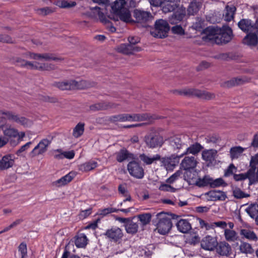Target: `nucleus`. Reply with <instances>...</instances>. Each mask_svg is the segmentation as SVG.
<instances>
[{
    "label": "nucleus",
    "instance_id": "obj_4",
    "mask_svg": "<svg viewBox=\"0 0 258 258\" xmlns=\"http://www.w3.org/2000/svg\"><path fill=\"white\" fill-rule=\"evenodd\" d=\"M154 223L158 232L162 235L168 233L172 226L171 219L164 212L158 213L156 220Z\"/></svg>",
    "mask_w": 258,
    "mask_h": 258
},
{
    "label": "nucleus",
    "instance_id": "obj_44",
    "mask_svg": "<svg viewBox=\"0 0 258 258\" xmlns=\"http://www.w3.org/2000/svg\"><path fill=\"white\" fill-rule=\"evenodd\" d=\"M191 93L200 98L205 99H210L214 97V95L213 94L206 91L195 90L194 91V92H191Z\"/></svg>",
    "mask_w": 258,
    "mask_h": 258
},
{
    "label": "nucleus",
    "instance_id": "obj_2",
    "mask_svg": "<svg viewBox=\"0 0 258 258\" xmlns=\"http://www.w3.org/2000/svg\"><path fill=\"white\" fill-rule=\"evenodd\" d=\"M6 119L25 127L30 126L32 124L30 120L24 116H20L12 111L0 110V127L4 126Z\"/></svg>",
    "mask_w": 258,
    "mask_h": 258
},
{
    "label": "nucleus",
    "instance_id": "obj_29",
    "mask_svg": "<svg viewBox=\"0 0 258 258\" xmlns=\"http://www.w3.org/2000/svg\"><path fill=\"white\" fill-rule=\"evenodd\" d=\"M176 226L178 230L183 233L188 232L191 229L190 223L186 219H180L177 221Z\"/></svg>",
    "mask_w": 258,
    "mask_h": 258
},
{
    "label": "nucleus",
    "instance_id": "obj_55",
    "mask_svg": "<svg viewBox=\"0 0 258 258\" xmlns=\"http://www.w3.org/2000/svg\"><path fill=\"white\" fill-rule=\"evenodd\" d=\"M76 5V3L75 2H68L66 0H62L58 2V6L62 8H71Z\"/></svg>",
    "mask_w": 258,
    "mask_h": 258
},
{
    "label": "nucleus",
    "instance_id": "obj_6",
    "mask_svg": "<svg viewBox=\"0 0 258 258\" xmlns=\"http://www.w3.org/2000/svg\"><path fill=\"white\" fill-rule=\"evenodd\" d=\"M189 140L188 136L177 135L168 139L169 145L173 152L178 153L185 151L187 146V141Z\"/></svg>",
    "mask_w": 258,
    "mask_h": 258
},
{
    "label": "nucleus",
    "instance_id": "obj_20",
    "mask_svg": "<svg viewBox=\"0 0 258 258\" xmlns=\"http://www.w3.org/2000/svg\"><path fill=\"white\" fill-rule=\"evenodd\" d=\"M201 245L203 249L212 251L217 247L218 242L215 237L207 236L202 240Z\"/></svg>",
    "mask_w": 258,
    "mask_h": 258
},
{
    "label": "nucleus",
    "instance_id": "obj_21",
    "mask_svg": "<svg viewBox=\"0 0 258 258\" xmlns=\"http://www.w3.org/2000/svg\"><path fill=\"white\" fill-rule=\"evenodd\" d=\"M209 200L213 201H224L227 198L226 194L220 190H212L206 193Z\"/></svg>",
    "mask_w": 258,
    "mask_h": 258
},
{
    "label": "nucleus",
    "instance_id": "obj_49",
    "mask_svg": "<svg viewBox=\"0 0 258 258\" xmlns=\"http://www.w3.org/2000/svg\"><path fill=\"white\" fill-rule=\"evenodd\" d=\"M224 235L226 239L229 241H234L237 239V233L234 230L225 229Z\"/></svg>",
    "mask_w": 258,
    "mask_h": 258
},
{
    "label": "nucleus",
    "instance_id": "obj_31",
    "mask_svg": "<svg viewBox=\"0 0 258 258\" xmlns=\"http://www.w3.org/2000/svg\"><path fill=\"white\" fill-rule=\"evenodd\" d=\"M246 148L241 146H235L231 148L229 151V156L232 160L238 159L240 157Z\"/></svg>",
    "mask_w": 258,
    "mask_h": 258
},
{
    "label": "nucleus",
    "instance_id": "obj_57",
    "mask_svg": "<svg viewBox=\"0 0 258 258\" xmlns=\"http://www.w3.org/2000/svg\"><path fill=\"white\" fill-rule=\"evenodd\" d=\"M200 238L198 235L190 236L186 239V242L190 245H195L200 242Z\"/></svg>",
    "mask_w": 258,
    "mask_h": 258
},
{
    "label": "nucleus",
    "instance_id": "obj_62",
    "mask_svg": "<svg viewBox=\"0 0 258 258\" xmlns=\"http://www.w3.org/2000/svg\"><path fill=\"white\" fill-rule=\"evenodd\" d=\"M54 152V158L56 159H63V151L61 149H57L53 151Z\"/></svg>",
    "mask_w": 258,
    "mask_h": 258
},
{
    "label": "nucleus",
    "instance_id": "obj_53",
    "mask_svg": "<svg viewBox=\"0 0 258 258\" xmlns=\"http://www.w3.org/2000/svg\"><path fill=\"white\" fill-rule=\"evenodd\" d=\"M118 51L124 54L132 53V46L129 44H121L118 47Z\"/></svg>",
    "mask_w": 258,
    "mask_h": 258
},
{
    "label": "nucleus",
    "instance_id": "obj_9",
    "mask_svg": "<svg viewBox=\"0 0 258 258\" xmlns=\"http://www.w3.org/2000/svg\"><path fill=\"white\" fill-rule=\"evenodd\" d=\"M170 30V27L166 20L159 19L155 23V29L151 32L153 36L156 38H165Z\"/></svg>",
    "mask_w": 258,
    "mask_h": 258
},
{
    "label": "nucleus",
    "instance_id": "obj_43",
    "mask_svg": "<svg viewBox=\"0 0 258 258\" xmlns=\"http://www.w3.org/2000/svg\"><path fill=\"white\" fill-rule=\"evenodd\" d=\"M111 107L112 105L109 103H107L105 102H100L91 105L90 108L91 110L96 111L102 109H106L108 108Z\"/></svg>",
    "mask_w": 258,
    "mask_h": 258
},
{
    "label": "nucleus",
    "instance_id": "obj_16",
    "mask_svg": "<svg viewBox=\"0 0 258 258\" xmlns=\"http://www.w3.org/2000/svg\"><path fill=\"white\" fill-rule=\"evenodd\" d=\"M90 10L93 12L96 13L97 16L101 22L104 24L106 28L111 32H114L116 31V28L114 27L110 21L104 15V13L100 10V8L98 7H92Z\"/></svg>",
    "mask_w": 258,
    "mask_h": 258
},
{
    "label": "nucleus",
    "instance_id": "obj_33",
    "mask_svg": "<svg viewBox=\"0 0 258 258\" xmlns=\"http://www.w3.org/2000/svg\"><path fill=\"white\" fill-rule=\"evenodd\" d=\"M88 239L84 233H79L75 236V243L78 248H84L88 243Z\"/></svg>",
    "mask_w": 258,
    "mask_h": 258
},
{
    "label": "nucleus",
    "instance_id": "obj_47",
    "mask_svg": "<svg viewBox=\"0 0 258 258\" xmlns=\"http://www.w3.org/2000/svg\"><path fill=\"white\" fill-rule=\"evenodd\" d=\"M138 219L141 222L143 226L147 225L150 223L151 220L152 215L150 213H144L138 215Z\"/></svg>",
    "mask_w": 258,
    "mask_h": 258
},
{
    "label": "nucleus",
    "instance_id": "obj_60",
    "mask_svg": "<svg viewBox=\"0 0 258 258\" xmlns=\"http://www.w3.org/2000/svg\"><path fill=\"white\" fill-rule=\"evenodd\" d=\"M171 31L173 33L178 35H181L184 34V30L180 25H176L173 26L171 29Z\"/></svg>",
    "mask_w": 258,
    "mask_h": 258
},
{
    "label": "nucleus",
    "instance_id": "obj_13",
    "mask_svg": "<svg viewBox=\"0 0 258 258\" xmlns=\"http://www.w3.org/2000/svg\"><path fill=\"white\" fill-rule=\"evenodd\" d=\"M181 156V153L179 155L173 154L169 157L162 158L161 162L167 170L172 171L178 164L179 159L183 157Z\"/></svg>",
    "mask_w": 258,
    "mask_h": 258
},
{
    "label": "nucleus",
    "instance_id": "obj_46",
    "mask_svg": "<svg viewBox=\"0 0 258 258\" xmlns=\"http://www.w3.org/2000/svg\"><path fill=\"white\" fill-rule=\"evenodd\" d=\"M210 177L209 175H205L203 178H198L196 182V185L199 187L210 186Z\"/></svg>",
    "mask_w": 258,
    "mask_h": 258
},
{
    "label": "nucleus",
    "instance_id": "obj_8",
    "mask_svg": "<svg viewBox=\"0 0 258 258\" xmlns=\"http://www.w3.org/2000/svg\"><path fill=\"white\" fill-rule=\"evenodd\" d=\"M55 85L61 90L83 89L89 87L87 82L84 80H82L79 82L75 80L58 82L55 83Z\"/></svg>",
    "mask_w": 258,
    "mask_h": 258
},
{
    "label": "nucleus",
    "instance_id": "obj_38",
    "mask_svg": "<svg viewBox=\"0 0 258 258\" xmlns=\"http://www.w3.org/2000/svg\"><path fill=\"white\" fill-rule=\"evenodd\" d=\"M235 11L236 8L234 6H226L223 14L224 20L227 22L231 21L234 18Z\"/></svg>",
    "mask_w": 258,
    "mask_h": 258
},
{
    "label": "nucleus",
    "instance_id": "obj_42",
    "mask_svg": "<svg viewBox=\"0 0 258 258\" xmlns=\"http://www.w3.org/2000/svg\"><path fill=\"white\" fill-rule=\"evenodd\" d=\"M177 8L178 7L176 6V4L165 1L163 4L162 10L164 13H168L175 11Z\"/></svg>",
    "mask_w": 258,
    "mask_h": 258
},
{
    "label": "nucleus",
    "instance_id": "obj_22",
    "mask_svg": "<svg viewBox=\"0 0 258 258\" xmlns=\"http://www.w3.org/2000/svg\"><path fill=\"white\" fill-rule=\"evenodd\" d=\"M189 141H187V146L184 152H182L181 156H184V155L191 154L192 155H196L199 153L201 150L203 148V146L198 143H196L192 145L188 146Z\"/></svg>",
    "mask_w": 258,
    "mask_h": 258
},
{
    "label": "nucleus",
    "instance_id": "obj_52",
    "mask_svg": "<svg viewBox=\"0 0 258 258\" xmlns=\"http://www.w3.org/2000/svg\"><path fill=\"white\" fill-rule=\"evenodd\" d=\"M233 195L236 199H242L249 197V194L244 192L238 187L233 188Z\"/></svg>",
    "mask_w": 258,
    "mask_h": 258
},
{
    "label": "nucleus",
    "instance_id": "obj_23",
    "mask_svg": "<svg viewBox=\"0 0 258 258\" xmlns=\"http://www.w3.org/2000/svg\"><path fill=\"white\" fill-rule=\"evenodd\" d=\"M27 57L30 59H34L37 60H58L59 58L52 56L51 54L48 53L44 54H38L31 52H28L27 54Z\"/></svg>",
    "mask_w": 258,
    "mask_h": 258
},
{
    "label": "nucleus",
    "instance_id": "obj_15",
    "mask_svg": "<svg viewBox=\"0 0 258 258\" xmlns=\"http://www.w3.org/2000/svg\"><path fill=\"white\" fill-rule=\"evenodd\" d=\"M16 65L30 69L40 70H48V67L45 64H42L36 61L30 62L21 58H17L16 61Z\"/></svg>",
    "mask_w": 258,
    "mask_h": 258
},
{
    "label": "nucleus",
    "instance_id": "obj_3",
    "mask_svg": "<svg viewBox=\"0 0 258 258\" xmlns=\"http://www.w3.org/2000/svg\"><path fill=\"white\" fill-rule=\"evenodd\" d=\"M112 12L118 16L120 20L128 23L131 21V14L129 9L126 8L125 0H116L111 5Z\"/></svg>",
    "mask_w": 258,
    "mask_h": 258
},
{
    "label": "nucleus",
    "instance_id": "obj_64",
    "mask_svg": "<svg viewBox=\"0 0 258 258\" xmlns=\"http://www.w3.org/2000/svg\"><path fill=\"white\" fill-rule=\"evenodd\" d=\"M63 158H67L68 159H72L75 157V152L73 150L69 151H63Z\"/></svg>",
    "mask_w": 258,
    "mask_h": 258
},
{
    "label": "nucleus",
    "instance_id": "obj_48",
    "mask_svg": "<svg viewBox=\"0 0 258 258\" xmlns=\"http://www.w3.org/2000/svg\"><path fill=\"white\" fill-rule=\"evenodd\" d=\"M200 9V5L197 2H192L190 3L187 9L188 14L194 15Z\"/></svg>",
    "mask_w": 258,
    "mask_h": 258
},
{
    "label": "nucleus",
    "instance_id": "obj_56",
    "mask_svg": "<svg viewBox=\"0 0 258 258\" xmlns=\"http://www.w3.org/2000/svg\"><path fill=\"white\" fill-rule=\"evenodd\" d=\"M237 171V168L233 164H230L228 168L225 169L224 172V176L225 177H229L232 175H234V173Z\"/></svg>",
    "mask_w": 258,
    "mask_h": 258
},
{
    "label": "nucleus",
    "instance_id": "obj_1",
    "mask_svg": "<svg viewBox=\"0 0 258 258\" xmlns=\"http://www.w3.org/2000/svg\"><path fill=\"white\" fill-rule=\"evenodd\" d=\"M204 33L206 34L203 37L204 40L213 41L218 44L227 43L233 37L232 30L228 26H223L219 34L217 33V30L213 27H207L204 30Z\"/></svg>",
    "mask_w": 258,
    "mask_h": 258
},
{
    "label": "nucleus",
    "instance_id": "obj_7",
    "mask_svg": "<svg viewBox=\"0 0 258 258\" xmlns=\"http://www.w3.org/2000/svg\"><path fill=\"white\" fill-rule=\"evenodd\" d=\"M164 139L160 134L155 130H151L145 137L146 146L151 149L161 147L164 143Z\"/></svg>",
    "mask_w": 258,
    "mask_h": 258
},
{
    "label": "nucleus",
    "instance_id": "obj_39",
    "mask_svg": "<svg viewBox=\"0 0 258 258\" xmlns=\"http://www.w3.org/2000/svg\"><path fill=\"white\" fill-rule=\"evenodd\" d=\"M245 211L251 218H256L258 214V204H251L246 208Z\"/></svg>",
    "mask_w": 258,
    "mask_h": 258
},
{
    "label": "nucleus",
    "instance_id": "obj_34",
    "mask_svg": "<svg viewBox=\"0 0 258 258\" xmlns=\"http://www.w3.org/2000/svg\"><path fill=\"white\" fill-rule=\"evenodd\" d=\"M238 27L243 32L249 33L251 31L253 25L251 21L248 19H242L238 23Z\"/></svg>",
    "mask_w": 258,
    "mask_h": 258
},
{
    "label": "nucleus",
    "instance_id": "obj_36",
    "mask_svg": "<svg viewBox=\"0 0 258 258\" xmlns=\"http://www.w3.org/2000/svg\"><path fill=\"white\" fill-rule=\"evenodd\" d=\"M258 42V38L255 33H249L243 39L244 44L249 46H255Z\"/></svg>",
    "mask_w": 258,
    "mask_h": 258
},
{
    "label": "nucleus",
    "instance_id": "obj_28",
    "mask_svg": "<svg viewBox=\"0 0 258 258\" xmlns=\"http://www.w3.org/2000/svg\"><path fill=\"white\" fill-rule=\"evenodd\" d=\"M74 177V173L72 172H70L68 174L61 177L60 179L53 182V184L54 185L57 187L62 186L71 182Z\"/></svg>",
    "mask_w": 258,
    "mask_h": 258
},
{
    "label": "nucleus",
    "instance_id": "obj_58",
    "mask_svg": "<svg viewBox=\"0 0 258 258\" xmlns=\"http://www.w3.org/2000/svg\"><path fill=\"white\" fill-rule=\"evenodd\" d=\"M182 172L181 170H178L176 171L174 174H173L169 178L167 179V182L169 183H173L176 180L178 177L181 174Z\"/></svg>",
    "mask_w": 258,
    "mask_h": 258
},
{
    "label": "nucleus",
    "instance_id": "obj_63",
    "mask_svg": "<svg viewBox=\"0 0 258 258\" xmlns=\"http://www.w3.org/2000/svg\"><path fill=\"white\" fill-rule=\"evenodd\" d=\"M31 142H29L21 146V148L17 151L16 154L19 156L21 153L27 150L30 147V146L31 145Z\"/></svg>",
    "mask_w": 258,
    "mask_h": 258
},
{
    "label": "nucleus",
    "instance_id": "obj_5",
    "mask_svg": "<svg viewBox=\"0 0 258 258\" xmlns=\"http://www.w3.org/2000/svg\"><path fill=\"white\" fill-rule=\"evenodd\" d=\"M3 132L4 137L8 139V141L13 146L18 145L25 137V132H19L17 129L10 126L3 128Z\"/></svg>",
    "mask_w": 258,
    "mask_h": 258
},
{
    "label": "nucleus",
    "instance_id": "obj_50",
    "mask_svg": "<svg viewBox=\"0 0 258 258\" xmlns=\"http://www.w3.org/2000/svg\"><path fill=\"white\" fill-rule=\"evenodd\" d=\"M226 183L222 178H218L215 179L210 177V187L215 188L221 186H225Z\"/></svg>",
    "mask_w": 258,
    "mask_h": 258
},
{
    "label": "nucleus",
    "instance_id": "obj_10",
    "mask_svg": "<svg viewBox=\"0 0 258 258\" xmlns=\"http://www.w3.org/2000/svg\"><path fill=\"white\" fill-rule=\"evenodd\" d=\"M120 122L125 121H141L146 120H150L151 118L155 119V117H152L148 114H127L122 113L120 114Z\"/></svg>",
    "mask_w": 258,
    "mask_h": 258
},
{
    "label": "nucleus",
    "instance_id": "obj_32",
    "mask_svg": "<svg viewBox=\"0 0 258 258\" xmlns=\"http://www.w3.org/2000/svg\"><path fill=\"white\" fill-rule=\"evenodd\" d=\"M231 250V246L226 242H221L217 246V251L221 255L227 256Z\"/></svg>",
    "mask_w": 258,
    "mask_h": 258
},
{
    "label": "nucleus",
    "instance_id": "obj_30",
    "mask_svg": "<svg viewBox=\"0 0 258 258\" xmlns=\"http://www.w3.org/2000/svg\"><path fill=\"white\" fill-rule=\"evenodd\" d=\"M14 164V160L10 155L4 156L0 160V169H7L12 167Z\"/></svg>",
    "mask_w": 258,
    "mask_h": 258
},
{
    "label": "nucleus",
    "instance_id": "obj_12",
    "mask_svg": "<svg viewBox=\"0 0 258 258\" xmlns=\"http://www.w3.org/2000/svg\"><path fill=\"white\" fill-rule=\"evenodd\" d=\"M50 144L51 141L47 139L41 140L31 152H30L29 156L31 157H34L43 155L46 152Z\"/></svg>",
    "mask_w": 258,
    "mask_h": 258
},
{
    "label": "nucleus",
    "instance_id": "obj_26",
    "mask_svg": "<svg viewBox=\"0 0 258 258\" xmlns=\"http://www.w3.org/2000/svg\"><path fill=\"white\" fill-rule=\"evenodd\" d=\"M134 155L125 148H122L116 153V159L118 162H122L128 159H134Z\"/></svg>",
    "mask_w": 258,
    "mask_h": 258
},
{
    "label": "nucleus",
    "instance_id": "obj_19",
    "mask_svg": "<svg viewBox=\"0 0 258 258\" xmlns=\"http://www.w3.org/2000/svg\"><path fill=\"white\" fill-rule=\"evenodd\" d=\"M186 14V10L182 7H178V8L173 12V14L169 18V21L172 24L177 23L182 20Z\"/></svg>",
    "mask_w": 258,
    "mask_h": 258
},
{
    "label": "nucleus",
    "instance_id": "obj_14",
    "mask_svg": "<svg viewBox=\"0 0 258 258\" xmlns=\"http://www.w3.org/2000/svg\"><path fill=\"white\" fill-rule=\"evenodd\" d=\"M198 161L194 156H185L181 161L180 169L186 172H191L197 167Z\"/></svg>",
    "mask_w": 258,
    "mask_h": 258
},
{
    "label": "nucleus",
    "instance_id": "obj_11",
    "mask_svg": "<svg viewBox=\"0 0 258 258\" xmlns=\"http://www.w3.org/2000/svg\"><path fill=\"white\" fill-rule=\"evenodd\" d=\"M127 168L132 176L137 179H142L144 177V170L138 162L135 161L130 162L127 165Z\"/></svg>",
    "mask_w": 258,
    "mask_h": 258
},
{
    "label": "nucleus",
    "instance_id": "obj_41",
    "mask_svg": "<svg viewBox=\"0 0 258 258\" xmlns=\"http://www.w3.org/2000/svg\"><path fill=\"white\" fill-rule=\"evenodd\" d=\"M84 123H78L73 130V136L76 138L81 137L84 132Z\"/></svg>",
    "mask_w": 258,
    "mask_h": 258
},
{
    "label": "nucleus",
    "instance_id": "obj_18",
    "mask_svg": "<svg viewBox=\"0 0 258 258\" xmlns=\"http://www.w3.org/2000/svg\"><path fill=\"white\" fill-rule=\"evenodd\" d=\"M104 235L110 240L117 242L123 237V233L121 229L114 226L107 229Z\"/></svg>",
    "mask_w": 258,
    "mask_h": 258
},
{
    "label": "nucleus",
    "instance_id": "obj_45",
    "mask_svg": "<svg viewBox=\"0 0 258 258\" xmlns=\"http://www.w3.org/2000/svg\"><path fill=\"white\" fill-rule=\"evenodd\" d=\"M239 249L241 252L246 254H251L253 253L254 251L251 245L249 243L245 242H241Z\"/></svg>",
    "mask_w": 258,
    "mask_h": 258
},
{
    "label": "nucleus",
    "instance_id": "obj_25",
    "mask_svg": "<svg viewBox=\"0 0 258 258\" xmlns=\"http://www.w3.org/2000/svg\"><path fill=\"white\" fill-rule=\"evenodd\" d=\"M98 162L95 160H91L78 165V169L83 172H87L92 170L97 167Z\"/></svg>",
    "mask_w": 258,
    "mask_h": 258
},
{
    "label": "nucleus",
    "instance_id": "obj_61",
    "mask_svg": "<svg viewBox=\"0 0 258 258\" xmlns=\"http://www.w3.org/2000/svg\"><path fill=\"white\" fill-rule=\"evenodd\" d=\"M139 255L144 256L146 257H150L152 255V252L146 248H140Z\"/></svg>",
    "mask_w": 258,
    "mask_h": 258
},
{
    "label": "nucleus",
    "instance_id": "obj_54",
    "mask_svg": "<svg viewBox=\"0 0 258 258\" xmlns=\"http://www.w3.org/2000/svg\"><path fill=\"white\" fill-rule=\"evenodd\" d=\"M18 251L21 256L20 258H27V249L26 244L23 242L21 243L19 246Z\"/></svg>",
    "mask_w": 258,
    "mask_h": 258
},
{
    "label": "nucleus",
    "instance_id": "obj_51",
    "mask_svg": "<svg viewBox=\"0 0 258 258\" xmlns=\"http://www.w3.org/2000/svg\"><path fill=\"white\" fill-rule=\"evenodd\" d=\"M118 210L115 208L108 207L104 209H100L98 211V215L102 217L105 216L109 214L117 212Z\"/></svg>",
    "mask_w": 258,
    "mask_h": 258
},
{
    "label": "nucleus",
    "instance_id": "obj_37",
    "mask_svg": "<svg viewBox=\"0 0 258 258\" xmlns=\"http://www.w3.org/2000/svg\"><path fill=\"white\" fill-rule=\"evenodd\" d=\"M240 234L242 238H244L249 240L256 241L257 236L255 233L249 229H242L240 231Z\"/></svg>",
    "mask_w": 258,
    "mask_h": 258
},
{
    "label": "nucleus",
    "instance_id": "obj_24",
    "mask_svg": "<svg viewBox=\"0 0 258 258\" xmlns=\"http://www.w3.org/2000/svg\"><path fill=\"white\" fill-rule=\"evenodd\" d=\"M250 168L245 173L247 178L249 180L250 184L258 182V171L256 165L250 164Z\"/></svg>",
    "mask_w": 258,
    "mask_h": 258
},
{
    "label": "nucleus",
    "instance_id": "obj_17",
    "mask_svg": "<svg viewBox=\"0 0 258 258\" xmlns=\"http://www.w3.org/2000/svg\"><path fill=\"white\" fill-rule=\"evenodd\" d=\"M133 16L137 23L142 24H146L152 17L149 12L142 10L136 9L134 11Z\"/></svg>",
    "mask_w": 258,
    "mask_h": 258
},
{
    "label": "nucleus",
    "instance_id": "obj_59",
    "mask_svg": "<svg viewBox=\"0 0 258 258\" xmlns=\"http://www.w3.org/2000/svg\"><path fill=\"white\" fill-rule=\"evenodd\" d=\"M159 189L162 191H170L171 192H174L176 190L175 188L167 184H162L159 187Z\"/></svg>",
    "mask_w": 258,
    "mask_h": 258
},
{
    "label": "nucleus",
    "instance_id": "obj_27",
    "mask_svg": "<svg viewBox=\"0 0 258 258\" xmlns=\"http://www.w3.org/2000/svg\"><path fill=\"white\" fill-rule=\"evenodd\" d=\"M217 155V151L215 149L205 150L202 152V156L204 160L212 163Z\"/></svg>",
    "mask_w": 258,
    "mask_h": 258
},
{
    "label": "nucleus",
    "instance_id": "obj_35",
    "mask_svg": "<svg viewBox=\"0 0 258 258\" xmlns=\"http://www.w3.org/2000/svg\"><path fill=\"white\" fill-rule=\"evenodd\" d=\"M139 157L141 161H142L146 165H150L154 163L155 161L160 160L161 156L159 154H156L153 157H150L146 154L143 153L140 154Z\"/></svg>",
    "mask_w": 258,
    "mask_h": 258
},
{
    "label": "nucleus",
    "instance_id": "obj_40",
    "mask_svg": "<svg viewBox=\"0 0 258 258\" xmlns=\"http://www.w3.org/2000/svg\"><path fill=\"white\" fill-rule=\"evenodd\" d=\"M124 226L126 232L129 234H135L138 230V224L132 220L128 221Z\"/></svg>",
    "mask_w": 258,
    "mask_h": 258
}]
</instances>
